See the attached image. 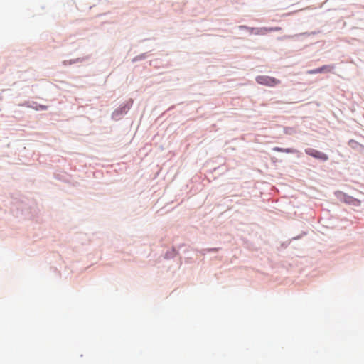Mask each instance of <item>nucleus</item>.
<instances>
[{
	"mask_svg": "<svg viewBox=\"0 0 364 364\" xmlns=\"http://www.w3.org/2000/svg\"><path fill=\"white\" fill-rule=\"evenodd\" d=\"M274 151H278V152H286V153H291L292 152V151L290 149H282V148H279V147H274L273 149Z\"/></svg>",
	"mask_w": 364,
	"mask_h": 364,
	"instance_id": "5",
	"label": "nucleus"
},
{
	"mask_svg": "<svg viewBox=\"0 0 364 364\" xmlns=\"http://www.w3.org/2000/svg\"><path fill=\"white\" fill-rule=\"evenodd\" d=\"M255 80L258 84L268 87H275L281 83L279 80L267 75H259Z\"/></svg>",
	"mask_w": 364,
	"mask_h": 364,
	"instance_id": "1",
	"label": "nucleus"
},
{
	"mask_svg": "<svg viewBox=\"0 0 364 364\" xmlns=\"http://www.w3.org/2000/svg\"><path fill=\"white\" fill-rule=\"evenodd\" d=\"M334 69L333 65H326L316 69L309 70L307 73L309 75H314L317 73H321L324 72H331Z\"/></svg>",
	"mask_w": 364,
	"mask_h": 364,
	"instance_id": "3",
	"label": "nucleus"
},
{
	"mask_svg": "<svg viewBox=\"0 0 364 364\" xmlns=\"http://www.w3.org/2000/svg\"><path fill=\"white\" fill-rule=\"evenodd\" d=\"M251 31L254 32L255 34L257 35H264L269 32L268 28L262 27V28H251Z\"/></svg>",
	"mask_w": 364,
	"mask_h": 364,
	"instance_id": "4",
	"label": "nucleus"
},
{
	"mask_svg": "<svg viewBox=\"0 0 364 364\" xmlns=\"http://www.w3.org/2000/svg\"><path fill=\"white\" fill-rule=\"evenodd\" d=\"M348 144H349V146H350L351 147L355 148V146L358 145V143L356 141H355V140H353V139H351V140H350V141H348Z\"/></svg>",
	"mask_w": 364,
	"mask_h": 364,
	"instance_id": "6",
	"label": "nucleus"
},
{
	"mask_svg": "<svg viewBox=\"0 0 364 364\" xmlns=\"http://www.w3.org/2000/svg\"><path fill=\"white\" fill-rule=\"evenodd\" d=\"M39 107L41 109H43V110H45L47 109V106H45V105H41Z\"/></svg>",
	"mask_w": 364,
	"mask_h": 364,
	"instance_id": "8",
	"label": "nucleus"
},
{
	"mask_svg": "<svg viewBox=\"0 0 364 364\" xmlns=\"http://www.w3.org/2000/svg\"><path fill=\"white\" fill-rule=\"evenodd\" d=\"M280 30H281V28H279V27H270V28H268L269 32L278 31H280Z\"/></svg>",
	"mask_w": 364,
	"mask_h": 364,
	"instance_id": "7",
	"label": "nucleus"
},
{
	"mask_svg": "<svg viewBox=\"0 0 364 364\" xmlns=\"http://www.w3.org/2000/svg\"><path fill=\"white\" fill-rule=\"evenodd\" d=\"M305 153L314 158H316V159H320V160H322L324 161H327L328 159V156L326 154L321 152L314 149H311V148L306 149L305 150Z\"/></svg>",
	"mask_w": 364,
	"mask_h": 364,
	"instance_id": "2",
	"label": "nucleus"
}]
</instances>
